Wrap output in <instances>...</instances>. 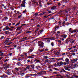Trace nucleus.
Listing matches in <instances>:
<instances>
[{
    "label": "nucleus",
    "instance_id": "obj_37",
    "mask_svg": "<svg viewBox=\"0 0 78 78\" xmlns=\"http://www.w3.org/2000/svg\"><path fill=\"white\" fill-rule=\"evenodd\" d=\"M11 44H12V42H11L9 43V44H7V45H11Z\"/></svg>",
    "mask_w": 78,
    "mask_h": 78
},
{
    "label": "nucleus",
    "instance_id": "obj_62",
    "mask_svg": "<svg viewBox=\"0 0 78 78\" xmlns=\"http://www.w3.org/2000/svg\"><path fill=\"white\" fill-rule=\"evenodd\" d=\"M53 73L54 74H57V73H56V72H54Z\"/></svg>",
    "mask_w": 78,
    "mask_h": 78
},
{
    "label": "nucleus",
    "instance_id": "obj_50",
    "mask_svg": "<svg viewBox=\"0 0 78 78\" xmlns=\"http://www.w3.org/2000/svg\"><path fill=\"white\" fill-rule=\"evenodd\" d=\"M33 51V50H32V49H30V52H29L30 53L31 52H32V51Z\"/></svg>",
    "mask_w": 78,
    "mask_h": 78
},
{
    "label": "nucleus",
    "instance_id": "obj_18",
    "mask_svg": "<svg viewBox=\"0 0 78 78\" xmlns=\"http://www.w3.org/2000/svg\"><path fill=\"white\" fill-rule=\"evenodd\" d=\"M23 39H24V40H23V41H25V40H27V37H24L23 38Z\"/></svg>",
    "mask_w": 78,
    "mask_h": 78
},
{
    "label": "nucleus",
    "instance_id": "obj_19",
    "mask_svg": "<svg viewBox=\"0 0 78 78\" xmlns=\"http://www.w3.org/2000/svg\"><path fill=\"white\" fill-rule=\"evenodd\" d=\"M56 6H54L51 8V9H56Z\"/></svg>",
    "mask_w": 78,
    "mask_h": 78
},
{
    "label": "nucleus",
    "instance_id": "obj_46",
    "mask_svg": "<svg viewBox=\"0 0 78 78\" xmlns=\"http://www.w3.org/2000/svg\"><path fill=\"white\" fill-rule=\"evenodd\" d=\"M59 28V27L58 26H55V28Z\"/></svg>",
    "mask_w": 78,
    "mask_h": 78
},
{
    "label": "nucleus",
    "instance_id": "obj_34",
    "mask_svg": "<svg viewBox=\"0 0 78 78\" xmlns=\"http://www.w3.org/2000/svg\"><path fill=\"white\" fill-rule=\"evenodd\" d=\"M17 65H18V66H20V65H21V63H20L19 62H18L17 63Z\"/></svg>",
    "mask_w": 78,
    "mask_h": 78
},
{
    "label": "nucleus",
    "instance_id": "obj_31",
    "mask_svg": "<svg viewBox=\"0 0 78 78\" xmlns=\"http://www.w3.org/2000/svg\"><path fill=\"white\" fill-rule=\"evenodd\" d=\"M31 67L32 68V69H34V65H32L31 66Z\"/></svg>",
    "mask_w": 78,
    "mask_h": 78
},
{
    "label": "nucleus",
    "instance_id": "obj_63",
    "mask_svg": "<svg viewBox=\"0 0 78 78\" xmlns=\"http://www.w3.org/2000/svg\"><path fill=\"white\" fill-rule=\"evenodd\" d=\"M35 16H37V15H38V13H36L35 14H34Z\"/></svg>",
    "mask_w": 78,
    "mask_h": 78
},
{
    "label": "nucleus",
    "instance_id": "obj_13",
    "mask_svg": "<svg viewBox=\"0 0 78 78\" xmlns=\"http://www.w3.org/2000/svg\"><path fill=\"white\" fill-rule=\"evenodd\" d=\"M21 28H22V26L18 27L17 29H16V30L17 31V30H20L21 29Z\"/></svg>",
    "mask_w": 78,
    "mask_h": 78
},
{
    "label": "nucleus",
    "instance_id": "obj_33",
    "mask_svg": "<svg viewBox=\"0 0 78 78\" xmlns=\"http://www.w3.org/2000/svg\"><path fill=\"white\" fill-rule=\"evenodd\" d=\"M9 31H12V30H13L11 28H9Z\"/></svg>",
    "mask_w": 78,
    "mask_h": 78
},
{
    "label": "nucleus",
    "instance_id": "obj_24",
    "mask_svg": "<svg viewBox=\"0 0 78 78\" xmlns=\"http://www.w3.org/2000/svg\"><path fill=\"white\" fill-rule=\"evenodd\" d=\"M71 62L72 63H73V64L75 63L74 61V60H71Z\"/></svg>",
    "mask_w": 78,
    "mask_h": 78
},
{
    "label": "nucleus",
    "instance_id": "obj_2",
    "mask_svg": "<svg viewBox=\"0 0 78 78\" xmlns=\"http://www.w3.org/2000/svg\"><path fill=\"white\" fill-rule=\"evenodd\" d=\"M46 73L45 71L42 70L37 73V75H44V74H45Z\"/></svg>",
    "mask_w": 78,
    "mask_h": 78
},
{
    "label": "nucleus",
    "instance_id": "obj_42",
    "mask_svg": "<svg viewBox=\"0 0 78 78\" xmlns=\"http://www.w3.org/2000/svg\"><path fill=\"white\" fill-rule=\"evenodd\" d=\"M51 45L52 46H54V43L53 42H52L51 43Z\"/></svg>",
    "mask_w": 78,
    "mask_h": 78
},
{
    "label": "nucleus",
    "instance_id": "obj_43",
    "mask_svg": "<svg viewBox=\"0 0 78 78\" xmlns=\"http://www.w3.org/2000/svg\"><path fill=\"white\" fill-rule=\"evenodd\" d=\"M65 75H66V76H67V77H69V73H66L65 74Z\"/></svg>",
    "mask_w": 78,
    "mask_h": 78
},
{
    "label": "nucleus",
    "instance_id": "obj_47",
    "mask_svg": "<svg viewBox=\"0 0 78 78\" xmlns=\"http://www.w3.org/2000/svg\"><path fill=\"white\" fill-rule=\"evenodd\" d=\"M35 61H36V62H40V61H39V60H37V59H35Z\"/></svg>",
    "mask_w": 78,
    "mask_h": 78
},
{
    "label": "nucleus",
    "instance_id": "obj_23",
    "mask_svg": "<svg viewBox=\"0 0 78 78\" xmlns=\"http://www.w3.org/2000/svg\"><path fill=\"white\" fill-rule=\"evenodd\" d=\"M76 31H77V32H78V30L76 29V30H73V32H74V33H76Z\"/></svg>",
    "mask_w": 78,
    "mask_h": 78
},
{
    "label": "nucleus",
    "instance_id": "obj_45",
    "mask_svg": "<svg viewBox=\"0 0 78 78\" xmlns=\"http://www.w3.org/2000/svg\"><path fill=\"white\" fill-rule=\"evenodd\" d=\"M26 33H31V32H30V31H28L27 32H26Z\"/></svg>",
    "mask_w": 78,
    "mask_h": 78
},
{
    "label": "nucleus",
    "instance_id": "obj_48",
    "mask_svg": "<svg viewBox=\"0 0 78 78\" xmlns=\"http://www.w3.org/2000/svg\"><path fill=\"white\" fill-rule=\"evenodd\" d=\"M40 51L41 52H42V51H44V49H41V50H40Z\"/></svg>",
    "mask_w": 78,
    "mask_h": 78
},
{
    "label": "nucleus",
    "instance_id": "obj_22",
    "mask_svg": "<svg viewBox=\"0 0 78 78\" xmlns=\"http://www.w3.org/2000/svg\"><path fill=\"white\" fill-rule=\"evenodd\" d=\"M43 58L44 59H47L48 58V56H43Z\"/></svg>",
    "mask_w": 78,
    "mask_h": 78
},
{
    "label": "nucleus",
    "instance_id": "obj_52",
    "mask_svg": "<svg viewBox=\"0 0 78 78\" xmlns=\"http://www.w3.org/2000/svg\"><path fill=\"white\" fill-rule=\"evenodd\" d=\"M27 12V11L26 10L24 11H23V13H24V14H25Z\"/></svg>",
    "mask_w": 78,
    "mask_h": 78
},
{
    "label": "nucleus",
    "instance_id": "obj_25",
    "mask_svg": "<svg viewBox=\"0 0 78 78\" xmlns=\"http://www.w3.org/2000/svg\"><path fill=\"white\" fill-rule=\"evenodd\" d=\"M10 47V46H7L4 47V48H9Z\"/></svg>",
    "mask_w": 78,
    "mask_h": 78
},
{
    "label": "nucleus",
    "instance_id": "obj_28",
    "mask_svg": "<svg viewBox=\"0 0 78 78\" xmlns=\"http://www.w3.org/2000/svg\"><path fill=\"white\" fill-rule=\"evenodd\" d=\"M60 66H61L62 64H63V62H60L59 63Z\"/></svg>",
    "mask_w": 78,
    "mask_h": 78
},
{
    "label": "nucleus",
    "instance_id": "obj_4",
    "mask_svg": "<svg viewBox=\"0 0 78 78\" xmlns=\"http://www.w3.org/2000/svg\"><path fill=\"white\" fill-rule=\"evenodd\" d=\"M64 68L65 69V70H68V71H70V69L69 68V67H68V66H65L64 67Z\"/></svg>",
    "mask_w": 78,
    "mask_h": 78
},
{
    "label": "nucleus",
    "instance_id": "obj_5",
    "mask_svg": "<svg viewBox=\"0 0 78 78\" xmlns=\"http://www.w3.org/2000/svg\"><path fill=\"white\" fill-rule=\"evenodd\" d=\"M65 61L67 63V65L69 64V58H66L65 59Z\"/></svg>",
    "mask_w": 78,
    "mask_h": 78
},
{
    "label": "nucleus",
    "instance_id": "obj_39",
    "mask_svg": "<svg viewBox=\"0 0 78 78\" xmlns=\"http://www.w3.org/2000/svg\"><path fill=\"white\" fill-rule=\"evenodd\" d=\"M59 53H60L59 52H56V55H59Z\"/></svg>",
    "mask_w": 78,
    "mask_h": 78
},
{
    "label": "nucleus",
    "instance_id": "obj_21",
    "mask_svg": "<svg viewBox=\"0 0 78 78\" xmlns=\"http://www.w3.org/2000/svg\"><path fill=\"white\" fill-rule=\"evenodd\" d=\"M37 67V69H38V70H39V69H40L41 68V67L39 66H36Z\"/></svg>",
    "mask_w": 78,
    "mask_h": 78
},
{
    "label": "nucleus",
    "instance_id": "obj_14",
    "mask_svg": "<svg viewBox=\"0 0 78 78\" xmlns=\"http://www.w3.org/2000/svg\"><path fill=\"white\" fill-rule=\"evenodd\" d=\"M9 42V41L8 40H6L4 42V44L5 45H6L7 44H8V43Z\"/></svg>",
    "mask_w": 78,
    "mask_h": 78
},
{
    "label": "nucleus",
    "instance_id": "obj_20",
    "mask_svg": "<svg viewBox=\"0 0 78 78\" xmlns=\"http://www.w3.org/2000/svg\"><path fill=\"white\" fill-rule=\"evenodd\" d=\"M50 40H51V39H48L46 41V42L47 43H49L50 42Z\"/></svg>",
    "mask_w": 78,
    "mask_h": 78
},
{
    "label": "nucleus",
    "instance_id": "obj_53",
    "mask_svg": "<svg viewBox=\"0 0 78 78\" xmlns=\"http://www.w3.org/2000/svg\"><path fill=\"white\" fill-rule=\"evenodd\" d=\"M62 71H63V72H66V71L64 69H62Z\"/></svg>",
    "mask_w": 78,
    "mask_h": 78
},
{
    "label": "nucleus",
    "instance_id": "obj_30",
    "mask_svg": "<svg viewBox=\"0 0 78 78\" xmlns=\"http://www.w3.org/2000/svg\"><path fill=\"white\" fill-rule=\"evenodd\" d=\"M20 75H21V76H23V75H25V74L24 73H20Z\"/></svg>",
    "mask_w": 78,
    "mask_h": 78
},
{
    "label": "nucleus",
    "instance_id": "obj_56",
    "mask_svg": "<svg viewBox=\"0 0 78 78\" xmlns=\"http://www.w3.org/2000/svg\"><path fill=\"white\" fill-rule=\"evenodd\" d=\"M45 61L46 62H48V59H47V60H45Z\"/></svg>",
    "mask_w": 78,
    "mask_h": 78
},
{
    "label": "nucleus",
    "instance_id": "obj_16",
    "mask_svg": "<svg viewBox=\"0 0 78 78\" xmlns=\"http://www.w3.org/2000/svg\"><path fill=\"white\" fill-rule=\"evenodd\" d=\"M21 7H24V8H25V5L23 4H21Z\"/></svg>",
    "mask_w": 78,
    "mask_h": 78
},
{
    "label": "nucleus",
    "instance_id": "obj_26",
    "mask_svg": "<svg viewBox=\"0 0 78 78\" xmlns=\"http://www.w3.org/2000/svg\"><path fill=\"white\" fill-rule=\"evenodd\" d=\"M28 58H31L32 59H33V58H34V57H32L31 56H29Z\"/></svg>",
    "mask_w": 78,
    "mask_h": 78
},
{
    "label": "nucleus",
    "instance_id": "obj_41",
    "mask_svg": "<svg viewBox=\"0 0 78 78\" xmlns=\"http://www.w3.org/2000/svg\"><path fill=\"white\" fill-rule=\"evenodd\" d=\"M75 9H76V7H75L73 8V11H75Z\"/></svg>",
    "mask_w": 78,
    "mask_h": 78
},
{
    "label": "nucleus",
    "instance_id": "obj_59",
    "mask_svg": "<svg viewBox=\"0 0 78 78\" xmlns=\"http://www.w3.org/2000/svg\"><path fill=\"white\" fill-rule=\"evenodd\" d=\"M5 77V76H4V75H2V76H1V78H3Z\"/></svg>",
    "mask_w": 78,
    "mask_h": 78
},
{
    "label": "nucleus",
    "instance_id": "obj_55",
    "mask_svg": "<svg viewBox=\"0 0 78 78\" xmlns=\"http://www.w3.org/2000/svg\"><path fill=\"white\" fill-rule=\"evenodd\" d=\"M40 31V33L41 34H42V32L43 31V30H41Z\"/></svg>",
    "mask_w": 78,
    "mask_h": 78
},
{
    "label": "nucleus",
    "instance_id": "obj_40",
    "mask_svg": "<svg viewBox=\"0 0 78 78\" xmlns=\"http://www.w3.org/2000/svg\"><path fill=\"white\" fill-rule=\"evenodd\" d=\"M26 2H25V1H23V2H22V4H25Z\"/></svg>",
    "mask_w": 78,
    "mask_h": 78
},
{
    "label": "nucleus",
    "instance_id": "obj_12",
    "mask_svg": "<svg viewBox=\"0 0 78 78\" xmlns=\"http://www.w3.org/2000/svg\"><path fill=\"white\" fill-rule=\"evenodd\" d=\"M69 41L71 44H73L74 43V40L72 39H70Z\"/></svg>",
    "mask_w": 78,
    "mask_h": 78
},
{
    "label": "nucleus",
    "instance_id": "obj_6",
    "mask_svg": "<svg viewBox=\"0 0 78 78\" xmlns=\"http://www.w3.org/2000/svg\"><path fill=\"white\" fill-rule=\"evenodd\" d=\"M8 30H9V27H8V26L5 27V28L3 29V31H6Z\"/></svg>",
    "mask_w": 78,
    "mask_h": 78
},
{
    "label": "nucleus",
    "instance_id": "obj_38",
    "mask_svg": "<svg viewBox=\"0 0 78 78\" xmlns=\"http://www.w3.org/2000/svg\"><path fill=\"white\" fill-rule=\"evenodd\" d=\"M73 76L74 77H75V76H76V75L75 74H73Z\"/></svg>",
    "mask_w": 78,
    "mask_h": 78
},
{
    "label": "nucleus",
    "instance_id": "obj_54",
    "mask_svg": "<svg viewBox=\"0 0 78 78\" xmlns=\"http://www.w3.org/2000/svg\"><path fill=\"white\" fill-rule=\"evenodd\" d=\"M72 31V29L70 28L69 29V32H70Z\"/></svg>",
    "mask_w": 78,
    "mask_h": 78
},
{
    "label": "nucleus",
    "instance_id": "obj_1",
    "mask_svg": "<svg viewBox=\"0 0 78 78\" xmlns=\"http://www.w3.org/2000/svg\"><path fill=\"white\" fill-rule=\"evenodd\" d=\"M38 45L39 46L41 47L42 48L44 47V43L41 41L38 42Z\"/></svg>",
    "mask_w": 78,
    "mask_h": 78
},
{
    "label": "nucleus",
    "instance_id": "obj_17",
    "mask_svg": "<svg viewBox=\"0 0 78 78\" xmlns=\"http://www.w3.org/2000/svg\"><path fill=\"white\" fill-rule=\"evenodd\" d=\"M78 58H73V60H74L75 62H76L78 61Z\"/></svg>",
    "mask_w": 78,
    "mask_h": 78
},
{
    "label": "nucleus",
    "instance_id": "obj_7",
    "mask_svg": "<svg viewBox=\"0 0 78 78\" xmlns=\"http://www.w3.org/2000/svg\"><path fill=\"white\" fill-rule=\"evenodd\" d=\"M52 39H54V38L52 37H50V38H44V39L45 40H46L47 39V40L48 39H51V40H53Z\"/></svg>",
    "mask_w": 78,
    "mask_h": 78
},
{
    "label": "nucleus",
    "instance_id": "obj_9",
    "mask_svg": "<svg viewBox=\"0 0 78 78\" xmlns=\"http://www.w3.org/2000/svg\"><path fill=\"white\" fill-rule=\"evenodd\" d=\"M56 41L57 42H58V44L59 45H61V41L59 40H56Z\"/></svg>",
    "mask_w": 78,
    "mask_h": 78
},
{
    "label": "nucleus",
    "instance_id": "obj_11",
    "mask_svg": "<svg viewBox=\"0 0 78 78\" xmlns=\"http://www.w3.org/2000/svg\"><path fill=\"white\" fill-rule=\"evenodd\" d=\"M70 38H68L66 40L65 43H68L70 41Z\"/></svg>",
    "mask_w": 78,
    "mask_h": 78
},
{
    "label": "nucleus",
    "instance_id": "obj_15",
    "mask_svg": "<svg viewBox=\"0 0 78 78\" xmlns=\"http://www.w3.org/2000/svg\"><path fill=\"white\" fill-rule=\"evenodd\" d=\"M76 50V51H77V50H76V49H74L72 50L71 51H70V52H71L72 53H73L75 51L74 50Z\"/></svg>",
    "mask_w": 78,
    "mask_h": 78
},
{
    "label": "nucleus",
    "instance_id": "obj_36",
    "mask_svg": "<svg viewBox=\"0 0 78 78\" xmlns=\"http://www.w3.org/2000/svg\"><path fill=\"white\" fill-rule=\"evenodd\" d=\"M15 70L17 71H19V69L18 68H15Z\"/></svg>",
    "mask_w": 78,
    "mask_h": 78
},
{
    "label": "nucleus",
    "instance_id": "obj_61",
    "mask_svg": "<svg viewBox=\"0 0 78 78\" xmlns=\"http://www.w3.org/2000/svg\"><path fill=\"white\" fill-rule=\"evenodd\" d=\"M32 2H33V3H36V1L34 0H33L32 1Z\"/></svg>",
    "mask_w": 78,
    "mask_h": 78
},
{
    "label": "nucleus",
    "instance_id": "obj_58",
    "mask_svg": "<svg viewBox=\"0 0 78 78\" xmlns=\"http://www.w3.org/2000/svg\"><path fill=\"white\" fill-rule=\"evenodd\" d=\"M9 60V59H6L4 61V62H6L8 61Z\"/></svg>",
    "mask_w": 78,
    "mask_h": 78
},
{
    "label": "nucleus",
    "instance_id": "obj_10",
    "mask_svg": "<svg viewBox=\"0 0 78 78\" xmlns=\"http://www.w3.org/2000/svg\"><path fill=\"white\" fill-rule=\"evenodd\" d=\"M61 36L65 39V38H66V37H67V35L66 34H63L61 35Z\"/></svg>",
    "mask_w": 78,
    "mask_h": 78
},
{
    "label": "nucleus",
    "instance_id": "obj_27",
    "mask_svg": "<svg viewBox=\"0 0 78 78\" xmlns=\"http://www.w3.org/2000/svg\"><path fill=\"white\" fill-rule=\"evenodd\" d=\"M56 66H60L59 63H57L56 64Z\"/></svg>",
    "mask_w": 78,
    "mask_h": 78
},
{
    "label": "nucleus",
    "instance_id": "obj_64",
    "mask_svg": "<svg viewBox=\"0 0 78 78\" xmlns=\"http://www.w3.org/2000/svg\"><path fill=\"white\" fill-rule=\"evenodd\" d=\"M5 20H7V19H8V17H5Z\"/></svg>",
    "mask_w": 78,
    "mask_h": 78
},
{
    "label": "nucleus",
    "instance_id": "obj_8",
    "mask_svg": "<svg viewBox=\"0 0 78 78\" xmlns=\"http://www.w3.org/2000/svg\"><path fill=\"white\" fill-rule=\"evenodd\" d=\"M5 33L6 34H10V32H9V30H7L5 32Z\"/></svg>",
    "mask_w": 78,
    "mask_h": 78
},
{
    "label": "nucleus",
    "instance_id": "obj_51",
    "mask_svg": "<svg viewBox=\"0 0 78 78\" xmlns=\"http://www.w3.org/2000/svg\"><path fill=\"white\" fill-rule=\"evenodd\" d=\"M7 68L6 67V66L4 67V69H5V70H7Z\"/></svg>",
    "mask_w": 78,
    "mask_h": 78
},
{
    "label": "nucleus",
    "instance_id": "obj_57",
    "mask_svg": "<svg viewBox=\"0 0 78 78\" xmlns=\"http://www.w3.org/2000/svg\"><path fill=\"white\" fill-rule=\"evenodd\" d=\"M66 55V53H63L62 54V56H64V55Z\"/></svg>",
    "mask_w": 78,
    "mask_h": 78
},
{
    "label": "nucleus",
    "instance_id": "obj_49",
    "mask_svg": "<svg viewBox=\"0 0 78 78\" xmlns=\"http://www.w3.org/2000/svg\"><path fill=\"white\" fill-rule=\"evenodd\" d=\"M54 70H58V69L57 68H54Z\"/></svg>",
    "mask_w": 78,
    "mask_h": 78
},
{
    "label": "nucleus",
    "instance_id": "obj_44",
    "mask_svg": "<svg viewBox=\"0 0 78 78\" xmlns=\"http://www.w3.org/2000/svg\"><path fill=\"white\" fill-rule=\"evenodd\" d=\"M9 55L10 56H12V53H9Z\"/></svg>",
    "mask_w": 78,
    "mask_h": 78
},
{
    "label": "nucleus",
    "instance_id": "obj_29",
    "mask_svg": "<svg viewBox=\"0 0 78 78\" xmlns=\"http://www.w3.org/2000/svg\"><path fill=\"white\" fill-rule=\"evenodd\" d=\"M63 65H64L65 66L67 64L66 62H65L63 63Z\"/></svg>",
    "mask_w": 78,
    "mask_h": 78
},
{
    "label": "nucleus",
    "instance_id": "obj_32",
    "mask_svg": "<svg viewBox=\"0 0 78 78\" xmlns=\"http://www.w3.org/2000/svg\"><path fill=\"white\" fill-rule=\"evenodd\" d=\"M48 16H50V15L48 16H44V18L45 19L47 18V17H48Z\"/></svg>",
    "mask_w": 78,
    "mask_h": 78
},
{
    "label": "nucleus",
    "instance_id": "obj_3",
    "mask_svg": "<svg viewBox=\"0 0 78 78\" xmlns=\"http://www.w3.org/2000/svg\"><path fill=\"white\" fill-rule=\"evenodd\" d=\"M20 56L21 57H24L25 58H26L27 56V54L26 53L24 52L20 55Z\"/></svg>",
    "mask_w": 78,
    "mask_h": 78
},
{
    "label": "nucleus",
    "instance_id": "obj_35",
    "mask_svg": "<svg viewBox=\"0 0 78 78\" xmlns=\"http://www.w3.org/2000/svg\"><path fill=\"white\" fill-rule=\"evenodd\" d=\"M26 69H28V70H29V69H30V66H27L26 67Z\"/></svg>",
    "mask_w": 78,
    "mask_h": 78
},
{
    "label": "nucleus",
    "instance_id": "obj_60",
    "mask_svg": "<svg viewBox=\"0 0 78 78\" xmlns=\"http://www.w3.org/2000/svg\"><path fill=\"white\" fill-rule=\"evenodd\" d=\"M21 16H22V15H21L18 16V18L20 19V17H21Z\"/></svg>",
    "mask_w": 78,
    "mask_h": 78
}]
</instances>
